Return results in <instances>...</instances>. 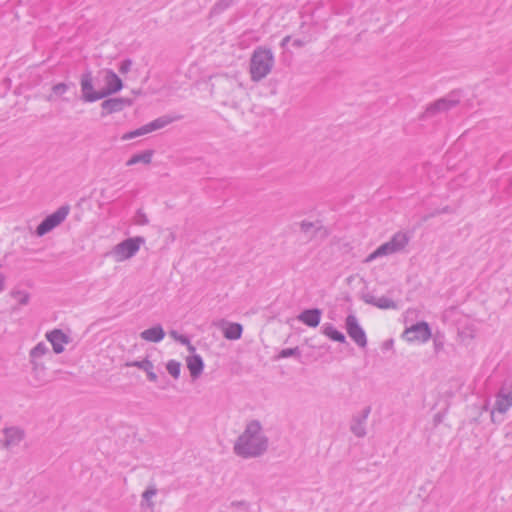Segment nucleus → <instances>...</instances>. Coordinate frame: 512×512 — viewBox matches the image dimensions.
<instances>
[{
    "mask_svg": "<svg viewBox=\"0 0 512 512\" xmlns=\"http://www.w3.org/2000/svg\"><path fill=\"white\" fill-rule=\"evenodd\" d=\"M12 295L17 299L19 304H26L28 302V295L25 293L14 292Z\"/></svg>",
    "mask_w": 512,
    "mask_h": 512,
    "instance_id": "24",
    "label": "nucleus"
},
{
    "mask_svg": "<svg viewBox=\"0 0 512 512\" xmlns=\"http://www.w3.org/2000/svg\"><path fill=\"white\" fill-rule=\"evenodd\" d=\"M512 406V379L505 380L496 395L495 406L490 411L491 421L496 423L495 411L505 413Z\"/></svg>",
    "mask_w": 512,
    "mask_h": 512,
    "instance_id": "3",
    "label": "nucleus"
},
{
    "mask_svg": "<svg viewBox=\"0 0 512 512\" xmlns=\"http://www.w3.org/2000/svg\"><path fill=\"white\" fill-rule=\"evenodd\" d=\"M4 289V278L0 277V291Z\"/></svg>",
    "mask_w": 512,
    "mask_h": 512,
    "instance_id": "29",
    "label": "nucleus"
},
{
    "mask_svg": "<svg viewBox=\"0 0 512 512\" xmlns=\"http://www.w3.org/2000/svg\"><path fill=\"white\" fill-rule=\"evenodd\" d=\"M458 338L464 344H468L474 338V331L470 328L458 330Z\"/></svg>",
    "mask_w": 512,
    "mask_h": 512,
    "instance_id": "20",
    "label": "nucleus"
},
{
    "mask_svg": "<svg viewBox=\"0 0 512 512\" xmlns=\"http://www.w3.org/2000/svg\"><path fill=\"white\" fill-rule=\"evenodd\" d=\"M130 68H131V61L126 60L121 63L119 70L122 74H126L129 72Z\"/></svg>",
    "mask_w": 512,
    "mask_h": 512,
    "instance_id": "27",
    "label": "nucleus"
},
{
    "mask_svg": "<svg viewBox=\"0 0 512 512\" xmlns=\"http://www.w3.org/2000/svg\"><path fill=\"white\" fill-rule=\"evenodd\" d=\"M105 80L107 88L106 91L102 93L104 96L110 93L118 92L123 87L121 79L112 71H108L106 73Z\"/></svg>",
    "mask_w": 512,
    "mask_h": 512,
    "instance_id": "12",
    "label": "nucleus"
},
{
    "mask_svg": "<svg viewBox=\"0 0 512 512\" xmlns=\"http://www.w3.org/2000/svg\"><path fill=\"white\" fill-rule=\"evenodd\" d=\"M141 240L128 239L116 246L114 255L117 261H124L133 256L140 247Z\"/></svg>",
    "mask_w": 512,
    "mask_h": 512,
    "instance_id": "7",
    "label": "nucleus"
},
{
    "mask_svg": "<svg viewBox=\"0 0 512 512\" xmlns=\"http://www.w3.org/2000/svg\"><path fill=\"white\" fill-rule=\"evenodd\" d=\"M170 335L177 341H180L181 343L185 344L188 346L189 350L190 351H194V347L191 346L190 342L188 341V339L184 336H181V335H178L176 332H171Z\"/></svg>",
    "mask_w": 512,
    "mask_h": 512,
    "instance_id": "23",
    "label": "nucleus"
},
{
    "mask_svg": "<svg viewBox=\"0 0 512 512\" xmlns=\"http://www.w3.org/2000/svg\"><path fill=\"white\" fill-rule=\"evenodd\" d=\"M55 90L64 91L65 90V85H58V86L55 87Z\"/></svg>",
    "mask_w": 512,
    "mask_h": 512,
    "instance_id": "30",
    "label": "nucleus"
},
{
    "mask_svg": "<svg viewBox=\"0 0 512 512\" xmlns=\"http://www.w3.org/2000/svg\"><path fill=\"white\" fill-rule=\"evenodd\" d=\"M69 208L61 207L52 215L48 216L37 228L38 235H44L49 232L51 229L59 225L68 215Z\"/></svg>",
    "mask_w": 512,
    "mask_h": 512,
    "instance_id": "6",
    "label": "nucleus"
},
{
    "mask_svg": "<svg viewBox=\"0 0 512 512\" xmlns=\"http://www.w3.org/2000/svg\"><path fill=\"white\" fill-rule=\"evenodd\" d=\"M346 329L349 336L360 346L366 345V336L363 329L359 326L355 316L350 315L346 318Z\"/></svg>",
    "mask_w": 512,
    "mask_h": 512,
    "instance_id": "9",
    "label": "nucleus"
},
{
    "mask_svg": "<svg viewBox=\"0 0 512 512\" xmlns=\"http://www.w3.org/2000/svg\"><path fill=\"white\" fill-rule=\"evenodd\" d=\"M45 353V347L43 345H38L34 348V350L32 351V357L34 359H37L39 358L41 355H43Z\"/></svg>",
    "mask_w": 512,
    "mask_h": 512,
    "instance_id": "25",
    "label": "nucleus"
},
{
    "mask_svg": "<svg viewBox=\"0 0 512 512\" xmlns=\"http://www.w3.org/2000/svg\"><path fill=\"white\" fill-rule=\"evenodd\" d=\"M81 85H82L83 94L87 100L94 101V100L104 97V94H102V93H94L93 92L92 80L89 76L83 78Z\"/></svg>",
    "mask_w": 512,
    "mask_h": 512,
    "instance_id": "13",
    "label": "nucleus"
},
{
    "mask_svg": "<svg viewBox=\"0 0 512 512\" xmlns=\"http://www.w3.org/2000/svg\"><path fill=\"white\" fill-rule=\"evenodd\" d=\"M154 494H155L154 491H146L144 493V497L148 499V498L152 497Z\"/></svg>",
    "mask_w": 512,
    "mask_h": 512,
    "instance_id": "28",
    "label": "nucleus"
},
{
    "mask_svg": "<svg viewBox=\"0 0 512 512\" xmlns=\"http://www.w3.org/2000/svg\"><path fill=\"white\" fill-rule=\"evenodd\" d=\"M187 367L193 376H198L203 369V362L200 356L194 355L187 358Z\"/></svg>",
    "mask_w": 512,
    "mask_h": 512,
    "instance_id": "16",
    "label": "nucleus"
},
{
    "mask_svg": "<svg viewBox=\"0 0 512 512\" xmlns=\"http://www.w3.org/2000/svg\"><path fill=\"white\" fill-rule=\"evenodd\" d=\"M272 66V55L269 51H257L251 63V74L253 79L259 80L265 77Z\"/></svg>",
    "mask_w": 512,
    "mask_h": 512,
    "instance_id": "4",
    "label": "nucleus"
},
{
    "mask_svg": "<svg viewBox=\"0 0 512 512\" xmlns=\"http://www.w3.org/2000/svg\"><path fill=\"white\" fill-rule=\"evenodd\" d=\"M510 186L512 187V180L510 181Z\"/></svg>",
    "mask_w": 512,
    "mask_h": 512,
    "instance_id": "32",
    "label": "nucleus"
},
{
    "mask_svg": "<svg viewBox=\"0 0 512 512\" xmlns=\"http://www.w3.org/2000/svg\"><path fill=\"white\" fill-rule=\"evenodd\" d=\"M431 337V330L426 322H419L406 328L402 338L412 344H422Z\"/></svg>",
    "mask_w": 512,
    "mask_h": 512,
    "instance_id": "5",
    "label": "nucleus"
},
{
    "mask_svg": "<svg viewBox=\"0 0 512 512\" xmlns=\"http://www.w3.org/2000/svg\"><path fill=\"white\" fill-rule=\"evenodd\" d=\"M180 367V363L174 360L168 362L167 364L168 372L175 378L178 377L180 374Z\"/></svg>",
    "mask_w": 512,
    "mask_h": 512,
    "instance_id": "21",
    "label": "nucleus"
},
{
    "mask_svg": "<svg viewBox=\"0 0 512 512\" xmlns=\"http://www.w3.org/2000/svg\"><path fill=\"white\" fill-rule=\"evenodd\" d=\"M324 334L334 341H337V342L345 341V336L340 331L333 328L332 326L325 327Z\"/></svg>",
    "mask_w": 512,
    "mask_h": 512,
    "instance_id": "19",
    "label": "nucleus"
},
{
    "mask_svg": "<svg viewBox=\"0 0 512 512\" xmlns=\"http://www.w3.org/2000/svg\"><path fill=\"white\" fill-rule=\"evenodd\" d=\"M408 243V237L404 233H397L393 236V238L384 244H382L380 247H378L373 253H371L367 259L366 262H371L372 260L376 259L380 256H386L389 254L396 253L400 250H402Z\"/></svg>",
    "mask_w": 512,
    "mask_h": 512,
    "instance_id": "2",
    "label": "nucleus"
},
{
    "mask_svg": "<svg viewBox=\"0 0 512 512\" xmlns=\"http://www.w3.org/2000/svg\"><path fill=\"white\" fill-rule=\"evenodd\" d=\"M118 105H119L118 101H105L102 104L103 109H105L108 112L112 111Z\"/></svg>",
    "mask_w": 512,
    "mask_h": 512,
    "instance_id": "26",
    "label": "nucleus"
},
{
    "mask_svg": "<svg viewBox=\"0 0 512 512\" xmlns=\"http://www.w3.org/2000/svg\"><path fill=\"white\" fill-rule=\"evenodd\" d=\"M483 409H484L485 411H488V406L485 404V405L483 406Z\"/></svg>",
    "mask_w": 512,
    "mask_h": 512,
    "instance_id": "31",
    "label": "nucleus"
},
{
    "mask_svg": "<svg viewBox=\"0 0 512 512\" xmlns=\"http://www.w3.org/2000/svg\"><path fill=\"white\" fill-rule=\"evenodd\" d=\"M223 334L227 339H239L242 334V326L238 323H227L222 328Z\"/></svg>",
    "mask_w": 512,
    "mask_h": 512,
    "instance_id": "14",
    "label": "nucleus"
},
{
    "mask_svg": "<svg viewBox=\"0 0 512 512\" xmlns=\"http://www.w3.org/2000/svg\"><path fill=\"white\" fill-rule=\"evenodd\" d=\"M132 365L137 366L140 369L144 370L147 373L150 380H152V381L156 380V374L153 372V365L150 361L143 360L141 362H135Z\"/></svg>",
    "mask_w": 512,
    "mask_h": 512,
    "instance_id": "18",
    "label": "nucleus"
},
{
    "mask_svg": "<svg viewBox=\"0 0 512 512\" xmlns=\"http://www.w3.org/2000/svg\"><path fill=\"white\" fill-rule=\"evenodd\" d=\"M160 125H158L156 122L154 123H151L149 125H146L132 133H129V134H126L123 136V139H129V138H132V137H135V136H140V135H143V134H146V133H149L157 128H159Z\"/></svg>",
    "mask_w": 512,
    "mask_h": 512,
    "instance_id": "17",
    "label": "nucleus"
},
{
    "mask_svg": "<svg viewBox=\"0 0 512 512\" xmlns=\"http://www.w3.org/2000/svg\"><path fill=\"white\" fill-rule=\"evenodd\" d=\"M141 337L150 342H159L164 337V331L161 327H152L147 329L141 333Z\"/></svg>",
    "mask_w": 512,
    "mask_h": 512,
    "instance_id": "15",
    "label": "nucleus"
},
{
    "mask_svg": "<svg viewBox=\"0 0 512 512\" xmlns=\"http://www.w3.org/2000/svg\"><path fill=\"white\" fill-rule=\"evenodd\" d=\"M321 312L318 309L305 310L299 315V320L309 327H317L320 323Z\"/></svg>",
    "mask_w": 512,
    "mask_h": 512,
    "instance_id": "11",
    "label": "nucleus"
},
{
    "mask_svg": "<svg viewBox=\"0 0 512 512\" xmlns=\"http://www.w3.org/2000/svg\"><path fill=\"white\" fill-rule=\"evenodd\" d=\"M151 160V153H146L143 155H136L132 157L128 162L127 165H133L138 162H146L149 163Z\"/></svg>",
    "mask_w": 512,
    "mask_h": 512,
    "instance_id": "22",
    "label": "nucleus"
},
{
    "mask_svg": "<svg viewBox=\"0 0 512 512\" xmlns=\"http://www.w3.org/2000/svg\"><path fill=\"white\" fill-rule=\"evenodd\" d=\"M260 426L258 423H251L245 433L240 437L235 449L238 454L243 456L257 455L263 449V441L258 436Z\"/></svg>",
    "mask_w": 512,
    "mask_h": 512,
    "instance_id": "1",
    "label": "nucleus"
},
{
    "mask_svg": "<svg viewBox=\"0 0 512 512\" xmlns=\"http://www.w3.org/2000/svg\"><path fill=\"white\" fill-rule=\"evenodd\" d=\"M47 339L52 344L56 353H61L64 349V345L68 343L67 336L60 330H55L47 334Z\"/></svg>",
    "mask_w": 512,
    "mask_h": 512,
    "instance_id": "10",
    "label": "nucleus"
},
{
    "mask_svg": "<svg viewBox=\"0 0 512 512\" xmlns=\"http://www.w3.org/2000/svg\"><path fill=\"white\" fill-rule=\"evenodd\" d=\"M457 107H459L457 112L459 114H466L472 107L471 100L466 97L461 89L450 91V112Z\"/></svg>",
    "mask_w": 512,
    "mask_h": 512,
    "instance_id": "8",
    "label": "nucleus"
}]
</instances>
